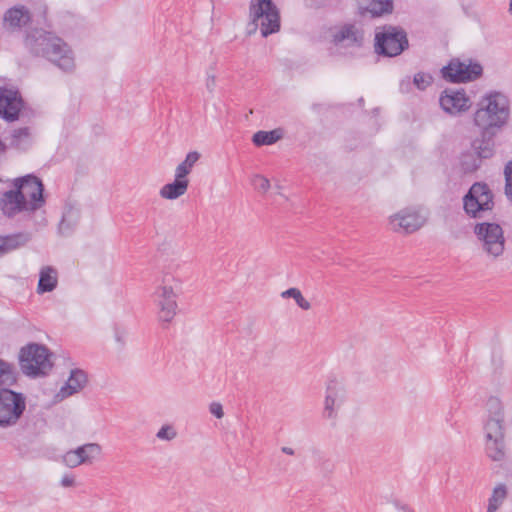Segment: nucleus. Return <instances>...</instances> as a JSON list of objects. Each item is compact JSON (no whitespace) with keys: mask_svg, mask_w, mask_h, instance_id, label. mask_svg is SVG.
Instances as JSON below:
<instances>
[{"mask_svg":"<svg viewBox=\"0 0 512 512\" xmlns=\"http://www.w3.org/2000/svg\"><path fill=\"white\" fill-rule=\"evenodd\" d=\"M25 48L37 57H43L63 72L75 69L74 54L69 45L59 36L43 29L34 28L26 32Z\"/></svg>","mask_w":512,"mask_h":512,"instance_id":"obj_1","label":"nucleus"},{"mask_svg":"<svg viewBox=\"0 0 512 512\" xmlns=\"http://www.w3.org/2000/svg\"><path fill=\"white\" fill-rule=\"evenodd\" d=\"M508 118V98L500 92H492L481 100L473 120L480 129L498 133Z\"/></svg>","mask_w":512,"mask_h":512,"instance_id":"obj_2","label":"nucleus"},{"mask_svg":"<svg viewBox=\"0 0 512 512\" xmlns=\"http://www.w3.org/2000/svg\"><path fill=\"white\" fill-rule=\"evenodd\" d=\"M249 14L251 18L247 30L249 35L255 33L258 27L263 37L280 30V12L273 0H251Z\"/></svg>","mask_w":512,"mask_h":512,"instance_id":"obj_3","label":"nucleus"},{"mask_svg":"<svg viewBox=\"0 0 512 512\" xmlns=\"http://www.w3.org/2000/svg\"><path fill=\"white\" fill-rule=\"evenodd\" d=\"M473 233L479 247L491 260L503 256L506 249V238L502 226L495 222H479L473 227Z\"/></svg>","mask_w":512,"mask_h":512,"instance_id":"obj_4","label":"nucleus"},{"mask_svg":"<svg viewBox=\"0 0 512 512\" xmlns=\"http://www.w3.org/2000/svg\"><path fill=\"white\" fill-rule=\"evenodd\" d=\"M498 133L480 129L479 136L471 141L472 153L463 154L461 166L465 173L478 170L482 160L490 159L495 154V137Z\"/></svg>","mask_w":512,"mask_h":512,"instance_id":"obj_5","label":"nucleus"},{"mask_svg":"<svg viewBox=\"0 0 512 512\" xmlns=\"http://www.w3.org/2000/svg\"><path fill=\"white\" fill-rule=\"evenodd\" d=\"M463 210L472 219L482 218L494 208V194L488 184L475 182L463 197Z\"/></svg>","mask_w":512,"mask_h":512,"instance_id":"obj_6","label":"nucleus"},{"mask_svg":"<svg viewBox=\"0 0 512 512\" xmlns=\"http://www.w3.org/2000/svg\"><path fill=\"white\" fill-rule=\"evenodd\" d=\"M50 356L49 350L44 345L37 343H30L21 348L19 364L22 372L34 377L46 375L52 368Z\"/></svg>","mask_w":512,"mask_h":512,"instance_id":"obj_7","label":"nucleus"},{"mask_svg":"<svg viewBox=\"0 0 512 512\" xmlns=\"http://www.w3.org/2000/svg\"><path fill=\"white\" fill-rule=\"evenodd\" d=\"M407 34L404 29L384 26L375 34V52L386 57H394L408 48Z\"/></svg>","mask_w":512,"mask_h":512,"instance_id":"obj_8","label":"nucleus"},{"mask_svg":"<svg viewBox=\"0 0 512 512\" xmlns=\"http://www.w3.org/2000/svg\"><path fill=\"white\" fill-rule=\"evenodd\" d=\"M26 409V398L10 388L0 389V427L8 428L18 423Z\"/></svg>","mask_w":512,"mask_h":512,"instance_id":"obj_9","label":"nucleus"},{"mask_svg":"<svg viewBox=\"0 0 512 512\" xmlns=\"http://www.w3.org/2000/svg\"><path fill=\"white\" fill-rule=\"evenodd\" d=\"M441 73L448 82L465 83L480 78L483 74V67L472 59L461 61L459 58H453L441 69Z\"/></svg>","mask_w":512,"mask_h":512,"instance_id":"obj_10","label":"nucleus"},{"mask_svg":"<svg viewBox=\"0 0 512 512\" xmlns=\"http://www.w3.org/2000/svg\"><path fill=\"white\" fill-rule=\"evenodd\" d=\"M178 281L170 275L163 278V284L155 291L156 302L159 307V320L169 323L176 315L177 302L175 288Z\"/></svg>","mask_w":512,"mask_h":512,"instance_id":"obj_11","label":"nucleus"},{"mask_svg":"<svg viewBox=\"0 0 512 512\" xmlns=\"http://www.w3.org/2000/svg\"><path fill=\"white\" fill-rule=\"evenodd\" d=\"M14 185L21 192L23 198L28 200L29 211H35L44 204V186L38 177L26 175L16 179Z\"/></svg>","mask_w":512,"mask_h":512,"instance_id":"obj_12","label":"nucleus"},{"mask_svg":"<svg viewBox=\"0 0 512 512\" xmlns=\"http://www.w3.org/2000/svg\"><path fill=\"white\" fill-rule=\"evenodd\" d=\"M439 103L441 108L450 115H458L470 109L472 102L464 89L447 88L442 91Z\"/></svg>","mask_w":512,"mask_h":512,"instance_id":"obj_13","label":"nucleus"},{"mask_svg":"<svg viewBox=\"0 0 512 512\" xmlns=\"http://www.w3.org/2000/svg\"><path fill=\"white\" fill-rule=\"evenodd\" d=\"M345 399L346 391L343 384L336 379H330L326 386L323 417L326 419H335Z\"/></svg>","mask_w":512,"mask_h":512,"instance_id":"obj_14","label":"nucleus"},{"mask_svg":"<svg viewBox=\"0 0 512 512\" xmlns=\"http://www.w3.org/2000/svg\"><path fill=\"white\" fill-rule=\"evenodd\" d=\"M426 222V218L418 211L406 208L390 217V224L395 232L413 233Z\"/></svg>","mask_w":512,"mask_h":512,"instance_id":"obj_15","label":"nucleus"},{"mask_svg":"<svg viewBox=\"0 0 512 512\" xmlns=\"http://www.w3.org/2000/svg\"><path fill=\"white\" fill-rule=\"evenodd\" d=\"M24 101L18 90L0 87V117L8 122L18 119Z\"/></svg>","mask_w":512,"mask_h":512,"instance_id":"obj_16","label":"nucleus"},{"mask_svg":"<svg viewBox=\"0 0 512 512\" xmlns=\"http://www.w3.org/2000/svg\"><path fill=\"white\" fill-rule=\"evenodd\" d=\"M332 42L338 47L360 48L364 43V31L355 24L346 23L334 31Z\"/></svg>","mask_w":512,"mask_h":512,"instance_id":"obj_17","label":"nucleus"},{"mask_svg":"<svg viewBox=\"0 0 512 512\" xmlns=\"http://www.w3.org/2000/svg\"><path fill=\"white\" fill-rule=\"evenodd\" d=\"M32 22L29 9L23 5L9 8L3 16V27L10 32H20Z\"/></svg>","mask_w":512,"mask_h":512,"instance_id":"obj_18","label":"nucleus"},{"mask_svg":"<svg viewBox=\"0 0 512 512\" xmlns=\"http://www.w3.org/2000/svg\"><path fill=\"white\" fill-rule=\"evenodd\" d=\"M0 207L5 215L12 217L21 211H29L28 200L16 188L3 194L0 199Z\"/></svg>","mask_w":512,"mask_h":512,"instance_id":"obj_19","label":"nucleus"},{"mask_svg":"<svg viewBox=\"0 0 512 512\" xmlns=\"http://www.w3.org/2000/svg\"><path fill=\"white\" fill-rule=\"evenodd\" d=\"M87 382L88 377L84 370L78 368L72 369L68 380L65 385L61 387L55 398L58 401H62L63 399L81 391L86 386Z\"/></svg>","mask_w":512,"mask_h":512,"instance_id":"obj_20","label":"nucleus"},{"mask_svg":"<svg viewBox=\"0 0 512 512\" xmlns=\"http://www.w3.org/2000/svg\"><path fill=\"white\" fill-rule=\"evenodd\" d=\"M359 14L371 18L389 14L393 10V0H356Z\"/></svg>","mask_w":512,"mask_h":512,"instance_id":"obj_21","label":"nucleus"},{"mask_svg":"<svg viewBox=\"0 0 512 512\" xmlns=\"http://www.w3.org/2000/svg\"><path fill=\"white\" fill-rule=\"evenodd\" d=\"M80 209L74 205L67 204L64 208L61 222L58 230L62 236H70L76 229L80 221Z\"/></svg>","mask_w":512,"mask_h":512,"instance_id":"obj_22","label":"nucleus"},{"mask_svg":"<svg viewBox=\"0 0 512 512\" xmlns=\"http://www.w3.org/2000/svg\"><path fill=\"white\" fill-rule=\"evenodd\" d=\"M58 284L57 270L52 266H45L40 270L37 293L44 294L53 291Z\"/></svg>","mask_w":512,"mask_h":512,"instance_id":"obj_23","label":"nucleus"},{"mask_svg":"<svg viewBox=\"0 0 512 512\" xmlns=\"http://www.w3.org/2000/svg\"><path fill=\"white\" fill-rule=\"evenodd\" d=\"M30 240L27 233H16L6 236H0V257L7 253L24 246Z\"/></svg>","mask_w":512,"mask_h":512,"instance_id":"obj_24","label":"nucleus"},{"mask_svg":"<svg viewBox=\"0 0 512 512\" xmlns=\"http://www.w3.org/2000/svg\"><path fill=\"white\" fill-rule=\"evenodd\" d=\"M189 181L184 178H177L175 176V180L172 183L165 184L161 190V197L169 200H174L184 195L187 191Z\"/></svg>","mask_w":512,"mask_h":512,"instance_id":"obj_25","label":"nucleus"},{"mask_svg":"<svg viewBox=\"0 0 512 512\" xmlns=\"http://www.w3.org/2000/svg\"><path fill=\"white\" fill-rule=\"evenodd\" d=\"M17 382V371L13 364L0 359V389L10 388Z\"/></svg>","mask_w":512,"mask_h":512,"instance_id":"obj_26","label":"nucleus"},{"mask_svg":"<svg viewBox=\"0 0 512 512\" xmlns=\"http://www.w3.org/2000/svg\"><path fill=\"white\" fill-rule=\"evenodd\" d=\"M484 430L486 440L504 439V417H489Z\"/></svg>","mask_w":512,"mask_h":512,"instance_id":"obj_27","label":"nucleus"},{"mask_svg":"<svg viewBox=\"0 0 512 512\" xmlns=\"http://www.w3.org/2000/svg\"><path fill=\"white\" fill-rule=\"evenodd\" d=\"M283 137L281 129H274L271 131H257L253 134L252 142L255 146L260 147L264 145H272Z\"/></svg>","mask_w":512,"mask_h":512,"instance_id":"obj_28","label":"nucleus"},{"mask_svg":"<svg viewBox=\"0 0 512 512\" xmlns=\"http://www.w3.org/2000/svg\"><path fill=\"white\" fill-rule=\"evenodd\" d=\"M31 142V133L29 127L14 129L11 134L10 145L19 150L28 148Z\"/></svg>","mask_w":512,"mask_h":512,"instance_id":"obj_29","label":"nucleus"},{"mask_svg":"<svg viewBox=\"0 0 512 512\" xmlns=\"http://www.w3.org/2000/svg\"><path fill=\"white\" fill-rule=\"evenodd\" d=\"M487 456L493 461H502L505 458L504 439L486 440Z\"/></svg>","mask_w":512,"mask_h":512,"instance_id":"obj_30","label":"nucleus"},{"mask_svg":"<svg viewBox=\"0 0 512 512\" xmlns=\"http://www.w3.org/2000/svg\"><path fill=\"white\" fill-rule=\"evenodd\" d=\"M199 158L200 154L198 152H189L186 155L185 160L177 166L175 176H177V178L187 179L186 176L190 173L192 167L199 160Z\"/></svg>","mask_w":512,"mask_h":512,"instance_id":"obj_31","label":"nucleus"},{"mask_svg":"<svg viewBox=\"0 0 512 512\" xmlns=\"http://www.w3.org/2000/svg\"><path fill=\"white\" fill-rule=\"evenodd\" d=\"M507 496V489L504 484H499L493 490L491 497L489 498L487 512H495L502 504Z\"/></svg>","mask_w":512,"mask_h":512,"instance_id":"obj_32","label":"nucleus"},{"mask_svg":"<svg viewBox=\"0 0 512 512\" xmlns=\"http://www.w3.org/2000/svg\"><path fill=\"white\" fill-rule=\"evenodd\" d=\"M75 450H81V457L83 458V464L84 463H91L92 460L100 455L101 453V446L98 443H87L82 446H79Z\"/></svg>","mask_w":512,"mask_h":512,"instance_id":"obj_33","label":"nucleus"},{"mask_svg":"<svg viewBox=\"0 0 512 512\" xmlns=\"http://www.w3.org/2000/svg\"><path fill=\"white\" fill-rule=\"evenodd\" d=\"M282 298H293L297 305L303 310H309L311 304L306 300L298 288H289L281 293Z\"/></svg>","mask_w":512,"mask_h":512,"instance_id":"obj_34","label":"nucleus"},{"mask_svg":"<svg viewBox=\"0 0 512 512\" xmlns=\"http://www.w3.org/2000/svg\"><path fill=\"white\" fill-rule=\"evenodd\" d=\"M81 452H82L81 450H75V449L66 452L62 458L63 463L67 467H70V468H75V467L83 464V458H79V457H81L80 456Z\"/></svg>","mask_w":512,"mask_h":512,"instance_id":"obj_35","label":"nucleus"},{"mask_svg":"<svg viewBox=\"0 0 512 512\" xmlns=\"http://www.w3.org/2000/svg\"><path fill=\"white\" fill-rule=\"evenodd\" d=\"M433 82V77L424 72H418L414 75L413 83L419 90H425Z\"/></svg>","mask_w":512,"mask_h":512,"instance_id":"obj_36","label":"nucleus"},{"mask_svg":"<svg viewBox=\"0 0 512 512\" xmlns=\"http://www.w3.org/2000/svg\"><path fill=\"white\" fill-rule=\"evenodd\" d=\"M489 417H504L503 408L498 398L491 397L487 402Z\"/></svg>","mask_w":512,"mask_h":512,"instance_id":"obj_37","label":"nucleus"},{"mask_svg":"<svg viewBox=\"0 0 512 512\" xmlns=\"http://www.w3.org/2000/svg\"><path fill=\"white\" fill-rule=\"evenodd\" d=\"M252 184L259 193H266L271 187L270 181L262 175H255Z\"/></svg>","mask_w":512,"mask_h":512,"instance_id":"obj_38","label":"nucleus"},{"mask_svg":"<svg viewBox=\"0 0 512 512\" xmlns=\"http://www.w3.org/2000/svg\"><path fill=\"white\" fill-rule=\"evenodd\" d=\"M505 175V194L507 198L512 201V161H509L504 169Z\"/></svg>","mask_w":512,"mask_h":512,"instance_id":"obj_39","label":"nucleus"},{"mask_svg":"<svg viewBox=\"0 0 512 512\" xmlns=\"http://www.w3.org/2000/svg\"><path fill=\"white\" fill-rule=\"evenodd\" d=\"M177 436V432L171 425H163L156 434L160 440L171 441Z\"/></svg>","mask_w":512,"mask_h":512,"instance_id":"obj_40","label":"nucleus"},{"mask_svg":"<svg viewBox=\"0 0 512 512\" xmlns=\"http://www.w3.org/2000/svg\"><path fill=\"white\" fill-rule=\"evenodd\" d=\"M209 411L218 419H221L224 416L223 407L218 402H212L209 406Z\"/></svg>","mask_w":512,"mask_h":512,"instance_id":"obj_41","label":"nucleus"},{"mask_svg":"<svg viewBox=\"0 0 512 512\" xmlns=\"http://www.w3.org/2000/svg\"><path fill=\"white\" fill-rule=\"evenodd\" d=\"M75 479L71 475H64L61 479V485L63 487H71L74 485Z\"/></svg>","mask_w":512,"mask_h":512,"instance_id":"obj_42","label":"nucleus"},{"mask_svg":"<svg viewBox=\"0 0 512 512\" xmlns=\"http://www.w3.org/2000/svg\"><path fill=\"white\" fill-rule=\"evenodd\" d=\"M216 85V77L215 75H208L206 81V87L209 92H213Z\"/></svg>","mask_w":512,"mask_h":512,"instance_id":"obj_43","label":"nucleus"},{"mask_svg":"<svg viewBox=\"0 0 512 512\" xmlns=\"http://www.w3.org/2000/svg\"><path fill=\"white\" fill-rule=\"evenodd\" d=\"M281 451L287 455H294V450L290 447L284 446L281 448Z\"/></svg>","mask_w":512,"mask_h":512,"instance_id":"obj_44","label":"nucleus"},{"mask_svg":"<svg viewBox=\"0 0 512 512\" xmlns=\"http://www.w3.org/2000/svg\"><path fill=\"white\" fill-rule=\"evenodd\" d=\"M399 509L402 511V512H414L412 509H410L408 506L406 505H401L399 506Z\"/></svg>","mask_w":512,"mask_h":512,"instance_id":"obj_45","label":"nucleus"},{"mask_svg":"<svg viewBox=\"0 0 512 512\" xmlns=\"http://www.w3.org/2000/svg\"><path fill=\"white\" fill-rule=\"evenodd\" d=\"M508 12L512 15V0L509 2Z\"/></svg>","mask_w":512,"mask_h":512,"instance_id":"obj_46","label":"nucleus"},{"mask_svg":"<svg viewBox=\"0 0 512 512\" xmlns=\"http://www.w3.org/2000/svg\"><path fill=\"white\" fill-rule=\"evenodd\" d=\"M276 188H277V194L281 195V186L280 185H276Z\"/></svg>","mask_w":512,"mask_h":512,"instance_id":"obj_47","label":"nucleus"}]
</instances>
